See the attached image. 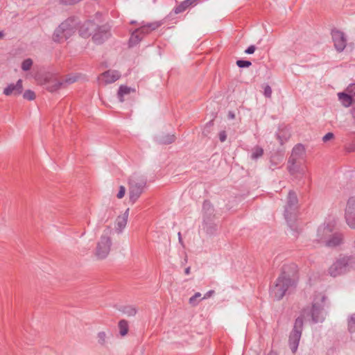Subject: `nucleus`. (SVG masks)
I'll use <instances>...</instances> for the list:
<instances>
[{"label":"nucleus","instance_id":"obj_1","mask_svg":"<svg viewBox=\"0 0 355 355\" xmlns=\"http://www.w3.org/2000/svg\"><path fill=\"white\" fill-rule=\"evenodd\" d=\"M79 24V21L76 17H69L62 22L55 30L53 40L55 42H62L73 35Z\"/></svg>","mask_w":355,"mask_h":355},{"label":"nucleus","instance_id":"obj_2","mask_svg":"<svg viewBox=\"0 0 355 355\" xmlns=\"http://www.w3.org/2000/svg\"><path fill=\"white\" fill-rule=\"evenodd\" d=\"M295 286V280L283 271L277 279L275 285L271 288L270 295L274 299L280 300L286 295L288 288Z\"/></svg>","mask_w":355,"mask_h":355},{"label":"nucleus","instance_id":"obj_3","mask_svg":"<svg viewBox=\"0 0 355 355\" xmlns=\"http://www.w3.org/2000/svg\"><path fill=\"white\" fill-rule=\"evenodd\" d=\"M355 269V256H343L337 259L329 268V274L334 277Z\"/></svg>","mask_w":355,"mask_h":355},{"label":"nucleus","instance_id":"obj_4","mask_svg":"<svg viewBox=\"0 0 355 355\" xmlns=\"http://www.w3.org/2000/svg\"><path fill=\"white\" fill-rule=\"evenodd\" d=\"M327 297L322 293L315 295L312 307L309 310L312 321L314 323L322 322L324 320V309L329 306Z\"/></svg>","mask_w":355,"mask_h":355},{"label":"nucleus","instance_id":"obj_5","mask_svg":"<svg viewBox=\"0 0 355 355\" xmlns=\"http://www.w3.org/2000/svg\"><path fill=\"white\" fill-rule=\"evenodd\" d=\"M161 26L159 21L144 24V21L140 24V26L132 32L129 39V46L132 47L138 44L143 37L156 30Z\"/></svg>","mask_w":355,"mask_h":355},{"label":"nucleus","instance_id":"obj_6","mask_svg":"<svg viewBox=\"0 0 355 355\" xmlns=\"http://www.w3.org/2000/svg\"><path fill=\"white\" fill-rule=\"evenodd\" d=\"M146 185V179L137 174H133L129 179V198L134 204L143 193Z\"/></svg>","mask_w":355,"mask_h":355},{"label":"nucleus","instance_id":"obj_7","mask_svg":"<svg viewBox=\"0 0 355 355\" xmlns=\"http://www.w3.org/2000/svg\"><path fill=\"white\" fill-rule=\"evenodd\" d=\"M297 207L298 198L297 194L295 191L291 190L288 193L284 214L285 219L291 227H292L291 223L295 220Z\"/></svg>","mask_w":355,"mask_h":355},{"label":"nucleus","instance_id":"obj_8","mask_svg":"<svg viewBox=\"0 0 355 355\" xmlns=\"http://www.w3.org/2000/svg\"><path fill=\"white\" fill-rule=\"evenodd\" d=\"M304 321L303 318L300 316L295 319L293 330L290 333L288 338V344L292 352L295 353L299 345L303 330Z\"/></svg>","mask_w":355,"mask_h":355},{"label":"nucleus","instance_id":"obj_9","mask_svg":"<svg viewBox=\"0 0 355 355\" xmlns=\"http://www.w3.org/2000/svg\"><path fill=\"white\" fill-rule=\"evenodd\" d=\"M112 241L110 236L102 235L100 241L97 243L96 249V256L98 259H103L107 257L110 253Z\"/></svg>","mask_w":355,"mask_h":355},{"label":"nucleus","instance_id":"obj_10","mask_svg":"<svg viewBox=\"0 0 355 355\" xmlns=\"http://www.w3.org/2000/svg\"><path fill=\"white\" fill-rule=\"evenodd\" d=\"M345 218L349 227L355 229V196L350 197L347 202Z\"/></svg>","mask_w":355,"mask_h":355},{"label":"nucleus","instance_id":"obj_11","mask_svg":"<svg viewBox=\"0 0 355 355\" xmlns=\"http://www.w3.org/2000/svg\"><path fill=\"white\" fill-rule=\"evenodd\" d=\"M331 36L335 49L338 52H342L347 44V39L344 33L338 30H334L331 32Z\"/></svg>","mask_w":355,"mask_h":355},{"label":"nucleus","instance_id":"obj_12","mask_svg":"<svg viewBox=\"0 0 355 355\" xmlns=\"http://www.w3.org/2000/svg\"><path fill=\"white\" fill-rule=\"evenodd\" d=\"M110 35V30L106 26H98L92 36V40L96 44H101L107 40Z\"/></svg>","mask_w":355,"mask_h":355},{"label":"nucleus","instance_id":"obj_13","mask_svg":"<svg viewBox=\"0 0 355 355\" xmlns=\"http://www.w3.org/2000/svg\"><path fill=\"white\" fill-rule=\"evenodd\" d=\"M333 232V227L330 224H324L320 225L317 230L316 240L319 243H324L331 236V233Z\"/></svg>","mask_w":355,"mask_h":355},{"label":"nucleus","instance_id":"obj_14","mask_svg":"<svg viewBox=\"0 0 355 355\" xmlns=\"http://www.w3.org/2000/svg\"><path fill=\"white\" fill-rule=\"evenodd\" d=\"M97 27L98 26L94 21H86L80 26L79 34L83 37H88L94 31H96Z\"/></svg>","mask_w":355,"mask_h":355},{"label":"nucleus","instance_id":"obj_15","mask_svg":"<svg viewBox=\"0 0 355 355\" xmlns=\"http://www.w3.org/2000/svg\"><path fill=\"white\" fill-rule=\"evenodd\" d=\"M304 155V146L301 144H298L293 147L291 155L288 159V162L297 163L300 159H303Z\"/></svg>","mask_w":355,"mask_h":355},{"label":"nucleus","instance_id":"obj_16","mask_svg":"<svg viewBox=\"0 0 355 355\" xmlns=\"http://www.w3.org/2000/svg\"><path fill=\"white\" fill-rule=\"evenodd\" d=\"M23 92L22 80H18L15 84L8 85L3 90V94L6 96H19Z\"/></svg>","mask_w":355,"mask_h":355},{"label":"nucleus","instance_id":"obj_17","mask_svg":"<svg viewBox=\"0 0 355 355\" xmlns=\"http://www.w3.org/2000/svg\"><path fill=\"white\" fill-rule=\"evenodd\" d=\"M199 0H184L180 4L177 5L173 9V12L175 14H180L191 7H193L197 5Z\"/></svg>","mask_w":355,"mask_h":355},{"label":"nucleus","instance_id":"obj_18","mask_svg":"<svg viewBox=\"0 0 355 355\" xmlns=\"http://www.w3.org/2000/svg\"><path fill=\"white\" fill-rule=\"evenodd\" d=\"M101 76L104 79L105 84H110L119 80L121 77V73L116 70H107L101 73Z\"/></svg>","mask_w":355,"mask_h":355},{"label":"nucleus","instance_id":"obj_19","mask_svg":"<svg viewBox=\"0 0 355 355\" xmlns=\"http://www.w3.org/2000/svg\"><path fill=\"white\" fill-rule=\"evenodd\" d=\"M338 99L342 105L346 107L355 105V97H352L348 92H340L338 94Z\"/></svg>","mask_w":355,"mask_h":355},{"label":"nucleus","instance_id":"obj_20","mask_svg":"<svg viewBox=\"0 0 355 355\" xmlns=\"http://www.w3.org/2000/svg\"><path fill=\"white\" fill-rule=\"evenodd\" d=\"M343 241V235L340 233H331L330 237L325 242V245L328 247H336L341 244Z\"/></svg>","mask_w":355,"mask_h":355},{"label":"nucleus","instance_id":"obj_21","mask_svg":"<svg viewBox=\"0 0 355 355\" xmlns=\"http://www.w3.org/2000/svg\"><path fill=\"white\" fill-rule=\"evenodd\" d=\"M176 139L175 135L166 134L162 135L157 137V141L160 144H171L173 143Z\"/></svg>","mask_w":355,"mask_h":355},{"label":"nucleus","instance_id":"obj_22","mask_svg":"<svg viewBox=\"0 0 355 355\" xmlns=\"http://www.w3.org/2000/svg\"><path fill=\"white\" fill-rule=\"evenodd\" d=\"M131 92H135V89L131 87H129L126 85H121L119 88L118 93H117L119 101L121 103L123 102L124 101V98H123L124 96L129 94Z\"/></svg>","mask_w":355,"mask_h":355},{"label":"nucleus","instance_id":"obj_23","mask_svg":"<svg viewBox=\"0 0 355 355\" xmlns=\"http://www.w3.org/2000/svg\"><path fill=\"white\" fill-rule=\"evenodd\" d=\"M263 155V149L259 146H256L252 149L251 159L256 160Z\"/></svg>","mask_w":355,"mask_h":355},{"label":"nucleus","instance_id":"obj_24","mask_svg":"<svg viewBox=\"0 0 355 355\" xmlns=\"http://www.w3.org/2000/svg\"><path fill=\"white\" fill-rule=\"evenodd\" d=\"M203 228L205 230L206 232L209 234H213L216 231V225L209 223L207 221V219L205 217H204L203 220Z\"/></svg>","mask_w":355,"mask_h":355},{"label":"nucleus","instance_id":"obj_25","mask_svg":"<svg viewBox=\"0 0 355 355\" xmlns=\"http://www.w3.org/2000/svg\"><path fill=\"white\" fill-rule=\"evenodd\" d=\"M118 327L121 336H124L128 334L129 326L128 322L125 320H121L119 322Z\"/></svg>","mask_w":355,"mask_h":355},{"label":"nucleus","instance_id":"obj_26","mask_svg":"<svg viewBox=\"0 0 355 355\" xmlns=\"http://www.w3.org/2000/svg\"><path fill=\"white\" fill-rule=\"evenodd\" d=\"M347 330L350 334H353L355 332V313L348 316Z\"/></svg>","mask_w":355,"mask_h":355},{"label":"nucleus","instance_id":"obj_27","mask_svg":"<svg viewBox=\"0 0 355 355\" xmlns=\"http://www.w3.org/2000/svg\"><path fill=\"white\" fill-rule=\"evenodd\" d=\"M62 84V82L58 80L49 82L47 85L46 89L51 92H54L58 91L61 87Z\"/></svg>","mask_w":355,"mask_h":355},{"label":"nucleus","instance_id":"obj_28","mask_svg":"<svg viewBox=\"0 0 355 355\" xmlns=\"http://www.w3.org/2000/svg\"><path fill=\"white\" fill-rule=\"evenodd\" d=\"M127 220L126 219H124L121 218V216H118L116 218V231L120 233L122 232V230L127 225Z\"/></svg>","mask_w":355,"mask_h":355},{"label":"nucleus","instance_id":"obj_29","mask_svg":"<svg viewBox=\"0 0 355 355\" xmlns=\"http://www.w3.org/2000/svg\"><path fill=\"white\" fill-rule=\"evenodd\" d=\"M121 311L128 316H134L137 313L136 308L132 306H123Z\"/></svg>","mask_w":355,"mask_h":355},{"label":"nucleus","instance_id":"obj_30","mask_svg":"<svg viewBox=\"0 0 355 355\" xmlns=\"http://www.w3.org/2000/svg\"><path fill=\"white\" fill-rule=\"evenodd\" d=\"M33 65V60L31 58L24 60L21 63L22 70L26 71H28Z\"/></svg>","mask_w":355,"mask_h":355},{"label":"nucleus","instance_id":"obj_31","mask_svg":"<svg viewBox=\"0 0 355 355\" xmlns=\"http://www.w3.org/2000/svg\"><path fill=\"white\" fill-rule=\"evenodd\" d=\"M23 97L24 99L33 101L35 98V94L33 91L28 89L23 94Z\"/></svg>","mask_w":355,"mask_h":355},{"label":"nucleus","instance_id":"obj_32","mask_svg":"<svg viewBox=\"0 0 355 355\" xmlns=\"http://www.w3.org/2000/svg\"><path fill=\"white\" fill-rule=\"evenodd\" d=\"M214 125V121L211 120L205 125L204 130L202 131V134L205 136H208V135L211 132L212 127Z\"/></svg>","mask_w":355,"mask_h":355},{"label":"nucleus","instance_id":"obj_33","mask_svg":"<svg viewBox=\"0 0 355 355\" xmlns=\"http://www.w3.org/2000/svg\"><path fill=\"white\" fill-rule=\"evenodd\" d=\"M236 65L239 68H247L252 65V62L248 60H239L236 61Z\"/></svg>","mask_w":355,"mask_h":355},{"label":"nucleus","instance_id":"obj_34","mask_svg":"<svg viewBox=\"0 0 355 355\" xmlns=\"http://www.w3.org/2000/svg\"><path fill=\"white\" fill-rule=\"evenodd\" d=\"M98 342L100 345H104L105 343L106 334L104 331H100L97 335Z\"/></svg>","mask_w":355,"mask_h":355},{"label":"nucleus","instance_id":"obj_35","mask_svg":"<svg viewBox=\"0 0 355 355\" xmlns=\"http://www.w3.org/2000/svg\"><path fill=\"white\" fill-rule=\"evenodd\" d=\"M201 297L200 293H196L192 297L189 298V304L192 306H196L198 304V302H196L197 299Z\"/></svg>","mask_w":355,"mask_h":355},{"label":"nucleus","instance_id":"obj_36","mask_svg":"<svg viewBox=\"0 0 355 355\" xmlns=\"http://www.w3.org/2000/svg\"><path fill=\"white\" fill-rule=\"evenodd\" d=\"M296 164L288 162V171L291 175H294L297 172Z\"/></svg>","mask_w":355,"mask_h":355},{"label":"nucleus","instance_id":"obj_37","mask_svg":"<svg viewBox=\"0 0 355 355\" xmlns=\"http://www.w3.org/2000/svg\"><path fill=\"white\" fill-rule=\"evenodd\" d=\"M203 209L205 211V212L209 211L210 214L213 211V207L209 202L205 201L203 203Z\"/></svg>","mask_w":355,"mask_h":355},{"label":"nucleus","instance_id":"obj_38","mask_svg":"<svg viewBox=\"0 0 355 355\" xmlns=\"http://www.w3.org/2000/svg\"><path fill=\"white\" fill-rule=\"evenodd\" d=\"M352 97L355 98V83L349 85L346 89Z\"/></svg>","mask_w":355,"mask_h":355},{"label":"nucleus","instance_id":"obj_39","mask_svg":"<svg viewBox=\"0 0 355 355\" xmlns=\"http://www.w3.org/2000/svg\"><path fill=\"white\" fill-rule=\"evenodd\" d=\"M334 138V135L332 132H328L323 137H322V141L326 143Z\"/></svg>","mask_w":355,"mask_h":355},{"label":"nucleus","instance_id":"obj_40","mask_svg":"<svg viewBox=\"0 0 355 355\" xmlns=\"http://www.w3.org/2000/svg\"><path fill=\"white\" fill-rule=\"evenodd\" d=\"M125 193V188L123 186H120L119 191L116 195V197L119 199L122 198Z\"/></svg>","mask_w":355,"mask_h":355},{"label":"nucleus","instance_id":"obj_41","mask_svg":"<svg viewBox=\"0 0 355 355\" xmlns=\"http://www.w3.org/2000/svg\"><path fill=\"white\" fill-rule=\"evenodd\" d=\"M272 94V89L269 85H266L264 88V95L266 97L270 98Z\"/></svg>","mask_w":355,"mask_h":355},{"label":"nucleus","instance_id":"obj_42","mask_svg":"<svg viewBox=\"0 0 355 355\" xmlns=\"http://www.w3.org/2000/svg\"><path fill=\"white\" fill-rule=\"evenodd\" d=\"M256 50V47L254 45H250V46H248L245 50V53H247V54H252L254 53Z\"/></svg>","mask_w":355,"mask_h":355},{"label":"nucleus","instance_id":"obj_43","mask_svg":"<svg viewBox=\"0 0 355 355\" xmlns=\"http://www.w3.org/2000/svg\"><path fill=\"white\" fill-rule=\"evenodd\" d=\"M227 139V134L225 130H222L219 132V139L221 142H224Z\"/></svg>","mask_w":355,"mask_h":355},{"label":"nucleus","instance_id":"obj_44","mask_svg":"<svg viewBox=\"0 0 355 355\" xmlns=\"http://www.w3.org/2000/svg\"><path fill=\"white\" fill-rule=\"evenodd\" d=\"M346 150L347 152H353L355 150V140L354 141V142L349 145H348L347 147H346Z\"/></svg>","mask_w":355,"mask_h":355},{"label":"nucleus","instance_id":"obj_45","mask_svg":"<svg viewBox=\"0 0 355 355\" xmlns=\"http://www.w3.org/2000/svg\"><path fill=\"white\" fill-rule=\"evenodd\" d=\"M277 138L279 140L281 144H282L284 142V140L287 139V138L286 137L281 135V132L277 133Z\"/></svg>","mask_w":355,"mask_h":355},{"label":"nucleus","instance_id":"obj_46","mask_svg":"<svg viewBox=\"0 0 355 355\" xmlns=\"http://www.w3.org/2000/svg\"><path fill=\"white\" fill-rule=\"evenodd\" d=\"M214 293V291H212V290L209 291L208 292H207V293L205 294V295H204V297H203V298H202V299H207V298L210 297L212 295V294H213Z\"/></svg>","mask_w":355,"mask_h":355},{"label":"nucleus","instance_id":"obj_47","mask_svg":"<svg viewBox=\"0 0 355 355\" xmlns=\"http://www.w3.org/2000/svg\"><path fill=\"white\" fill-rule=\"evenodd\" d=\"M76 78H74V77H70V78H68L65 80V83H69V84H71V83H73L74 82H76Z\"/></svg>","mask_w":355,"mask_h":355},{"label":"nucleus","instance_id":"obj_48","mask_svg":"<svg viewBox=\"0 0 355 355\" xmlns=\"http://www.w3.org/2000/svg\"><path fill=\"white\" fill-rule=\"evenodd\" d=\"M128 215H129V209H127L125 210V211L124 212V214L120 216L124 219H126V220L128 221Z\"/></svg>","mask_w":355,"mask_h":355},{"label":"nucleus","instance_id":"obj_49","mask_svg":"<svg viewBox=\"0 0 355 355\" xmlns=\"http://www.w3.org/2000/svg\"><path fill=\"white\" fill-rule=\"evenodd\" d=\"M351 114H352V116L355 121V105H353L352 110H351Z\"/></svg>","mask_w":355,"mask_h":355},{"label":"nucleus","instance_id":"obj_50","mask_svg":"<svg viewBox=\"0 0 355 355\" xmlns=\"http://www.w3.org/2000/svg\"><path fill=\"white\" fill-rule=\"evenodd\" d=\"M228 117L230 119H234L235 115H234V114L233 112H230L229 114H228Z\"/></svg>","mask_w":355,"mask_h":355},{"label":"nucleus","instance_id":"obj_51","mask_svg":"<svg viewBox=\"0 0 355 355\" xmlns=\"http://www.w3.org/2000/svg\"><path fill=\"white\" fill-rule=\"evenodd\" d=\"M190 270H191L190 267H187V268H185V270H184V273H185L186 275H189V274L190 273Z\"/></svg>","mask_w":355,"mask_h":355},{"label":"nucleus","instance_id":"obj_52","mask_svg":"<svg viewBox=\"0 0 355 355\" xmlns=\"http://www.w3.org/2000/svg\"><path fill=\"white\" fill-rule=\"evenodd\" d=\"M178 239H179V241L181 243L182 242V236H181L180 232L178 233Z\"/></svg>","mask_w":355,"mask_h":355},{"label":"nucleus","instance_id":"obj_53","mask_svg":"<svg viewBox=\"0 0 355 355\" xmlns=\"http://www.w3.org/2000/svg\"><path fill=\"white\" fill-rule=\"evenodd\" d=\"M130 24H137V21H131Z\"/></svg>","mask_w":355,"mask_h":355},{"label":"nucleus","instance_id":"obj_54","mask_svg":"<svg viewBox=\"0 0 355 355\" xmlns=\"http://www.w3.org/2000/svg\"><path fill=\"white\" fill-rule=\"evenodd\" d=\"M3 36V32L0 31V38L2 37Z\"/></svg>","mask_w":355,"mask_h":355},{"label":"nucleus","instance_id":"obj_55","mask_svg":"<svg viewBox=\"0 0 355 355\" xmlns=\"http://www.w3.org/2000/svg\"><path fill=\"white\" fill-rule=\"evenodd\" d=\"M306 309H304V313L306 314Z\"/></svg>","mask_w":355,"mask_h":355}]
</instances>
